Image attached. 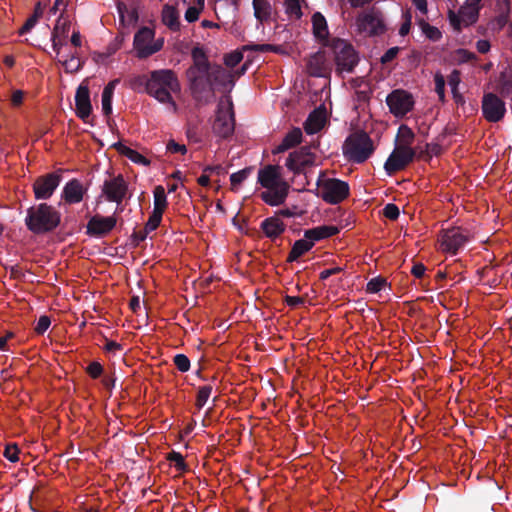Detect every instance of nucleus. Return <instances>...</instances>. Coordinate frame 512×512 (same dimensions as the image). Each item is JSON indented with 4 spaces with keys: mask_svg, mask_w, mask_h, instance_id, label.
<instances>
[{
    "mask_svg": "<svg viewBox=\"0 0 512 512\" xmlns=\"http://www.w3.org/2000/svg\"><path fill=\"white\" fill-rule=\"evenodd\" d=\"M510 1L509 0H496V11L498 15H510Z\"/></svg>",
    "mask_w": 512,
    "mask_h": 512,
    "instance_id": "nucleus-57",
    "label": "nucleus"
},
{
    "mask_svg": "<svg viewBox=\"0 0 512 512\" xmlns=\"http://www.w3.org/2000/svg\"><path fill=\"white\" fill-rule=\"evenodd\" d=\"M400 51V48L395 46V47H391L389 48L382 56H381V63L382 64H387L389 62H391L393 59H395L398 55Z\"/></svg>",
    "mask_w": 512,
    "mask_h": 512,
    "instance_id": "nucleus-56",
    "label": "nucleus"
},
{
    "mask_svg": "<svg viewBox=\"0 0 512 512\" xmlns=\"http://www.w3.org/2000/svg\"><path fill=\"white\" fill-rule=\"evenodd\" d=\"M460 73L457 70H453L452 73L448 77V84L451 87V93L453 99L457 105H464L465 99L464 96L458 91V86L460 84Z\"/></svg>",
    "mask_w": 512,
    "mask_h": 512,
    "instance_id": "nucleus-31",
    "label": "nucleus"
},
{
    "mask_svg": "<svg viewBox=\"0 0 512 512\" xmlns=\"http://www.w3.org/2000/svg\"><path fill=\"white\" fill-rule=\"evenodd\" d=\"M113 147L122 155L126 156L129 160L136 164H141L144 166H148L150 164V161L137 152L136 150L131 149L130 147L122 144L121 142H117L113 145Z\"/></svg>",
    "mask_w": 512,
    "mask_h": 512,
    "instance_id": "nucleus-28",
    "label": "nucleus"
},
{
    "mask_svg": "<svg viewBox=\"0 0 512 512\" xmlns=\"http://www.w3.org/2000/svg\"><path fill=\"white\" fill-rule=\"evenodd\" d=\"M328 47L331 48L334 55L336 72L352 73L359 62V56L353 45L341 38H333Z\"/></svg>",
    "mask_w": 512,
    "mask_h": 512,
    "instance_id": "nucleus-6",
    "label": "nucleus"
},
{
    "mask_svg": "<svg viewBox=\"0 0 512 512\" xmlns=\"http://www.w3.org/2000/svg\"><path fill=\"white\" fill-rule=\"evenodd\" d=\"M103 349L106 352H116L122 350V345L120 343H117L112 340L105 339V345L103 346Z\"/></svg>",
    "mask_w": 512,
    "mask_h": 512,
    "instance_id": "nucleus-63",
    "label": "nucleus"
},
{
    "mask_svg": "<svg viewBox=\"0 0 512 512\" xmlns=\"http://www.w3.org/2000/svg\"><path fill=\"white\" fill-rule=\"evenodd\" d=\"M434 83H435V92L437 94L441 93V92H445V78L440 72L435 73Z\"/></svg>",
    "mask_w": 512,
    "mask_h": 512,
    "instance_id": "nucleus-61",
    "label": "nucleus"
},
{
    "mask_svg": "<svg viewBox=\"0 0 512 512\" xmlns=\"http://www.w3.org/2000/svg\"><path fill=\"white\" fill-rule=\"evenodd\" d=\"M119 83V79L110 81L103 89L102 92V111L106 117L112 114V98L116 85Z\"/></svg>",
    "mask_w": 512,
    "mask_h": 512,
    "instance_id": "nucleus-29",
    "label": "nucleus"
},
{
    "mask_svg": "<svg viewBox=\"0 0 512 512\" xmlns=\"http://www.w3.org/2000/svg\"><path fill=\"white\" fill-rule=\"evenodd\" d=\"M356 24L358 31L368 36L382 35L387 30L383 13L376 8L360 14L356 19Z\"/></svg>",
    "mask_w": 512,
    "mask_h": 512,
    "instance_id": "nucleus-9",
    "label": "nucleus"
},
{
    "mask_svg": "<svg viewBox=\"0 0 512 512\" xmlns=\"http://www.w3.org/2000/svg\"><path fill=\"white\" fill-rule=\"evenodd\" d=\"M51 319L47 315H42L38 319V322L34 328V331L37 335H43L48 328L50 327Z\"/></svg>",
    "mask_w": 512,
    "mask_h": 512,
    "instance_id": "nucleus-49",
    "label": "nucleus"
},
{
    "mask_svg": "<svg viewBox=\"0 0 512 512\" xmlns=\"http://www.w3.org/2000/svg\"><path fill=\"white\" fill-rule=\"evenodd\" d=\"M103 371V366L97 361L91 362L86 368V372L93 379L99 378L103 374Z\"/></svg>",
    "mask_w": 512,
    "mask_h": 512,
    "instance_id": "nucleus-52",
    "label": "nucleus"
},
{
    "mask_svg": "<svg viewBox=\"0 0 512 512\" xmlns=\"http://www.w3.org/2000/svg\"><path fill=\"white\" fill-rule=\"evenodd\" d=\"M19 448L16 444H8L4 450V457L10 462H17L19 460Z\"/></svg>",
    "mask_w": 512,
    "mask_h": 512,
    "instance_id": "nucleus-50",
    "label": "nucleus"
},
{
    "mask_svg": "<svg viewBox=\"0 0 512 512\" xmlns=\"http://www.w3.org/2000/svg\"><path fill=\"white\" fill-rule=\"evenodd\" d=\"M162 217H163L162 213L153 211L151 213V215L149 216L148 221L146 222L144 228L149 232L156 230L161 223Z\"/></svg>",
    "mask_w": 512,
    "mask_h": 512,
    "instance_id": "nucleus-47",
    "label": "nucleus"
},
{
    "mask_svg": "<svg viewBox=\"0 0 512 512\" xmlns=\"http://www.w3.org/2000/svg\"><path fill=\"white\" fill-rule=\"evenodd\" d=\"M482 114L488 122H500L506 114V104L496 94L486 93L482 98Z\"/></svg>",
    "mask_w": 512,
    "mask_h": 512,
    "instance_id": "nucleus-12",
    "label": "nucleus"
},
{
    "mask_svg": "<svg viewBox=\"0 0 512 512\" xmlns=\"http://www.w3.org/2000/svg\"><path fill=\"white\" fill-rule=\"evenodd\" d=\"M317 185L321 190V198L331 205L341 203L349 196L350 193L348 183L337 178H328L325 180H321V178H319Z\"/></svg>",
    "mask_w": 512,
    "mask_h": 512,
    "instance_id": "nucleus-8",
    "label": "nucleus"
},
{
    "mask_svg": "<svg viewBox=\"0 0 512 512\" xmlns=\"http://www.w3.org/2000/svg\"><path fill=\"white\" fill-rule=\"evenodd\" d=\"M243 59L242 51L235 50L231 53H228L224 56V63L227 67L234 68L237 66Z\"/></svg>",
    "mask_w": 512,
    "mask_h": 512,
    "instance_id": "nucleus-46",
    "label": "nucleus"
},
{
    "mask_svg": "<svg viewBox=\"0 0 512 512\" xmlns=\"http://www.w3.org/2000/svg\"><path fill=\"white\" fill-rule=\"evenodd\" d=\"M37 19L36 17H32L30 16L26 22L24 23V25L20 28L19 30V34L20 35H24L26 33H28L37 23Z\"/></svg>",
    "mask_w": 512,
    "mask_h": 512,
    "instance_id": "nucleus-62",
    "label": "nucleus"
},
{
    "mask_svg": "<svg viewBox=\"0 0 512 512\" xmlns=\"http://www.w3.org/2000/svg\"><path fill=\"white\" fill-rule=\"evenodd\" d=\"M253 167H246L238 172H235L231 174L230 176V182H231V189L235 191L237 187L244 182L248 176L252 173Z\"/></svg>",
    "mask_w": 512,
    "mask_h": 512,
    "instance_id": "nucleus-38",
    "label": "nucleus"
},
{
    "mask_svg": "<svg viewBox=\"0 0 512 512\" xmlns=\"http://www.w3.org/2000/svg\"><path fill=\"white\" fill-rule=\"evenodd\" d=\"M161 22L172 32H179L181 30L180 12L175 5H163Z\"/></svg>",
    "mask_w": 512,
    "mask_h": 512,
    "instance_id": "nucleus-20",
    "label": "nucleus"
},
{
    "mask_svg": "<svg viewBox=\"0 0 512 512\" xmlns=\"http://www.w3.org/2000/svg\"><path fill=\"white\" fill-rule=\"evenodd\" d=\"M312 31L314 37L322 43L324 46H328L330 44V41L328 39L329 37V30L328 25L325 17L320 12H315L312 15Z\"/></svg>",
    "mask_w": 512,
    "mask_h": 512,
    "instance_id": "nucleus-22",
    "label": "nucleus"
},
{
    "mask_svg": "<svg viewBox=\"0 0 512 512\" xmlns=\"http://www.w3.org/2000/svg\"><path fill=\"white\" fill-rule=\"evenodd\" d=\"M235 120L232 107L228 110L219 108L213 123V132L221 138H228L234 132Z\"/></svg>",
    "mask_w": 512,
    "mask_h": 512,
    "instance_id": "nucleus-16",
    "label": "nucleus"
},
{
    "mask_svg": "<svg viewBox=\"0 0 512 512\" xmlns=\"http://www.w3.org/2000/svg\"><path fill=\"white\" fill-rule=\"evenodd\" d=\"M167 150L171 153H181L185 154L187 152L186 146L183 144H179L174 140H170L167 143Z\"/></svg>",
    "mask_w": 512,
    "mask_h": 512,
    "instance_id": "nucleus-60",
    "label": "nucleus"
},
{
    "mask_svg": "<svg viewBox=\"0 0 512 512\" xmlns=\"http://www.w3.org/2000/svg\"><path fill=\"white\" fill-rule=\"evenodd\" d=\"M260 228L267 238L274 240L285 232L286 225L278 216L274 215L264 219Z\"/></svg>",
    "mask_w": 512,
    "mask_h": 512,
    "instance_id": "nucleus-21",
    "label": "nucleus"
},
{
    "mask_svg": "<svg viewBox=\"0 0 512 512\" xmlns=\"http://www.w3.org/2000/svg\"><path fill=\"white\" fill-rule=\"evenodd\" d=\"M167 460L174 464L176 470L180 472H186L188 471V465L186 464L184 457L181 453L176 451H171L167 455Z\"/></svg>",
    "mask_w": 512,
    "mask_h": 512,
    "instance_id": "nucleus-42",
    "label": "nucleus"
},
{
    "mask_svg": "<svg viewBox=\"0 0 512 512\" xmlns=\"http://www.w3.org/2000/svg\"><path fill=\"white\" fill-rule=\"evenodd\" d=\"M280 46L272 45V44H250L244 45L242 47V51H258V52H280Z\"/></svg>",
    "mask_w": 512,
    "mask_h": 512,
    "instance_id": "nucleus-43",
    "label": "nucleus"
},
{
    "mask_svg": "<svg viewBox=\"0 0 512 512\" xmlns=\"http://www.w3.org/2000/svg\"><path fill=\"white\" fill-rule=\"evenodd\" d=\"M128 190L127 183L121 174L116 177L105 180L102 186V193L110 202L121 203Z\"/></svg>",
    "mask_w": 512,
    "mask_h": 512,
    "instance_id": "nucleus-15",
    "label": "nucleus"
},
{
    "mask_svg": "<svg viewBox=\"0 0 512 512\" xmlns=\"http://www.w3.org/2000/svg\"><path fill=\"white\" fill-rule=\"evenodd\" d=\"M374 149L370 136L361 131L346 138L343 145V154L348 161L361 164L373 154Z\"/></svg>",
    "mask_w": 512,
    "mask_h": 512,
    "instance_id": "nucleus-5",
    "label": "nucleus"
},
{
    "mask_svg": "<svg viewBox=\"0 0 512 512\" xmlns=\"http://www.w3.org/2000/svg\"><path fill=\"white\" fill-rule=\"evenodd\" d=\"M301 214L302 212L298 211V208L296 206H293V208L280 209L275 212V215L278 216L280 219L281 217L291 218L295 216H301Z\"/></svg>",
    "mask_w": 512,
    "mask_h": 512,
    "instance_id": "nucleus-55",
    "label": "nucleus"
},
{
    "mask_svg": "<svg viewBox=\"0 0 512 512\" xmlns=\"http://www.w3.org/2000/svg\"><path fill=\"white\" fill-rule=\"evenodd\" d=\"M254 16L260 22H268L272 15V6L268 0H253Z\"/></svg>",
    "mask_w": 512,
    "mask_h": 512,
    "instance_id": "nucleus-27",
    "label": "nucleus"
},
{
    "mask_svg": "<svg viewBox=\"0 0 512 512\" xmlns=\"http://www.w3.org/2000/svg\"><path fill=\"white\" fill-rule=\"evenodd\" d=\"M115 216L104 217L96 214L90 218L86 226V233L90 236L103 237L109 234L116 226Z\"/></svg>",
    "mask_w": 512,
    "mask_h": 512,
    "instance_id": "nucleus-17",
    "label": "nucleus"
},
{
    "mask_svg": "<svg viewBox=\"0 0 512 512\" xmlns=\"http://www.w3.org/2000/svg\"><path fill=\"white\" fill-rule=\"evenodd\" d=\"M499 85L502 92H509L512 89V78L508 77L505 72H502L499 77Z\"/></svg>",
    "mask_w": 512,
    "mask_h": 512,
    "instance_id": "nucleus-58",
    "label": "nucleus"
},
{
    "mask_svg": "<svg viewBox=\"0 0 512 512\" xmlns=\"http://www.w3.org/2000/svg\"><path fill=\"white\" fill-rule=\"evenodd\" d=\"M415 155L413 148L396 146L384 164L386 173L393 175L405 169L414 160Z\"/></svg>",
    "mask_w": 512,
    "mask_h": 512,
    "instance_id": "nucleus-11",
    "label": "nucleus"
},
{
    "mask_svg": "<svg viewBox=\"0 0 512 512\" xmlns=\"http://www.w3.org/2000/svg\"><path fill=\"white\" fill-rule=\"evenodd\" d=\"M304 2V0H285V9L286 13L289 16L295 17L296 19H300L303 15L301 10V3Z\"/></svg>",
    "mask_w": 512,
    "mask_h": 512,
    "instance_id": "nucleus-40",
    "label": "nucleus"
},
{
    "mask_svg": "<svg viewBox=\"0 0 512 512\" xmlns=\"http://www.w3.org/2000/svg\"><path fill=\"white\" fill-rule=\"evenodd\" d=\"M201 12V8L189 6L185 12L184 18L188 23L196 22Z\"/></svg>",
    "mask_w": 512,
    "mask_h": 512,
    "instance_id": "nucleus-54",
    "label": "nucleus"
},
{
    "mask_svg": "<svg viewBox=\"0 0 512 512\" xmlns=\"http://www.w3.org/2000/svg\"><path fill=\"white\" fill-rule=\"evenodd\" d=\"M70 21L65 19L63 15L57 19L56 24L52 31V38L60 37L66 39L68 37V32L70 30Z\"/></svg>",
    "mask_w": 512,
    "mask_h": 512,
    "instance_id": "nucleus-35",
    "label": "nucleus"
},
{
    "mask_svg": "<svg viewBox=\"0 0 512 512\" xmlns=\"http://www.w3.org/2000/svg\"><path fill=\"white\" fill-rule=\"evenodd\" d=\"M193 64L186 70V77L192 97L197 102L209 103L216 90L234 85L233 74L219 64H213L202 47L191 51Z\"/></svg>",
    "mask_w": 512,
    "mask_h": 512,
    "instance_id": "nucleus-1",
    "label": "nucleus"
},
{
    "mask_svg": "<svg viewBox=\"0 0 512 512\" xmlns=\"http://www.w3.org/2000/svg\"><path fill=\"white\" fill-rule=\"evenodd\" d=\"M386 284L387 282L385 278L381 276L374 277L367 283L366 291L368 293H378L386 286Z\"/></svg>",
    "mask_w": 512,
    "mask_h": 512,
    "instance_id": "nucleus-44",
    "label": "nucleus"
},
{
    "mask_svg": "<svg viewBox=\"0 0 512 512\" xmlns=\"http://www.w3.org/2000/svg\"><path fill=\"white\" fill-rule=\"evenodd\" d=\"M62 180L60 172H52L39 176L33 183V192L35 199H49Z\"/></svg>",
    "mask_w": 512,
    "mask_h": 512,
    "instance_id": "nucleus-13",
    "label": "nucleus"
},
{
    "mask_svg": "<svg viewBox=\"0 0 512 512\" xmlns=\"http://www.w3.org/2000/svg\"><path fill=\"white\" fill-rule=\"evenodd\" d=\"M386 103L394 116L402 117L413 109L414 99L406 90L396 89L388 94Z\"/></svg>",
    "mask_w": 512,
    "mask_h": 512,
    "instance_id": "nucleus-10",
    "label": "nucleus"
},
{
    "mask_svg": "<svg viewBox=\"0 0 512 512\" xmlns=\"http://www.w3.org/2000/svg\"><path fill=\"white\" fill-rule=\"evenodd\" d=\"M313 246V242L306 238L295 241L287 257V262L291 263L296 261L299 257L311 250Z\"/></svg>",
    "mask_w": 512,
    "mask_h": 512,
    "instance_id": "nucleus-30",
    "label": "nucleus"
},
{
    "mask_svg": "<svg viewBox=\"0 0 512 512\" xmlns=\"http://www.w3.org/2000/svg\"><path fill=\"white\" fill-rule=\"evenodd\" d=\"M448 16H449L450 24L454 28V30L461 31L463 21L460 17V14L459 13L456 14L455 12L450 10Z\"/></svg>",
    "mask_w": 512,
    "mask_h": 512,
    "instance_id": "nucleus-59",
    "label": "nucleus"
},
{
    "mask_svg": "<svg viewBox=\"0 0 512 512\" xmlns=\"http://www.w3.org/2000/svg\"><path fill=\"white\" fill-rule=\"evenodd\" d=\"M213 387L211 385H204L198 388L195 406L200 410L204 407L206 402L208 401Z\"/></svg>",
    "mask_w": 512,
    "mask_h": 512,
    "instance_id": "nucleus-39",
    "label": "nucleus"
},
{
    "mask_svg": "<svg viewBox=\"0 0 512 512\" xmlns=\"http://www.w3.org/2000/svg\"><path fill=\"white\" fill-rule=\"evenodd\" d=\"M456 58L459 63H467V62L477 59V56L475 53L470 52L469 50L458 49L456 51Z\"/></svg>",
    "mask_w": 512,
    "mask_h": 512,
    "instance_id": "nucleus-53",
    "label": "nucleus"
},
{
    "mask_svg": "<svg viewBox=\"0 0 512 512\" xmlns=\"http://www.w3.org/2000/svg\"><path fill=\"white\" fill-rule=\"evenodd\" d=\"M383 215L389 220L395 221L399 218L400 210L396 204L388 203L383 208Z\"/></svg>",
    "mask_w": 512,
    "mask_h": 512,
    "instance_id": "nucleus-51",
    "label": "nucleus"
},
{
    "mask_svg": "<svg viewBox=\"0 0 512 512\" xmlns=\"http://www.w3.org/2000/svg\"><path fill=\"white\" fill-rule=\"evenodd\" d=\"M509 16L497 15L489 23V28L494 32L501 31L508 24Z\"/></svg>",
    "mask_w": 512,
    "mask_h": 512,
    "instance_id": "nucleus-48",
    "label": "nucleus"
},
{
    "mask_svg": "<svg viewBox=\"0 0 512 512\" xmlns=\"http://www.w3.org/2000/svg\"><path fill=\"white\" fill-rule=\"evenodd\" d=\"M146 92L164 104H171L176 109L171 93L180 91L179 80L173 70H154L146 82Z\"/></svg>",
    "mask_w": 512,
    "mask_h": 512,
    "instance_id": "nucleus-4",
    "label": "nucleus"
},
{
    "mask_svg": "<svg viewBox=\"0 0 512 512\" xmlns=\"http://www.w3.org/2000/svg\"><path fill=\"white\" fill-rule=\"evenodd\" d=\"M459 14L463 21V25L468 26L474 24L478 20L479 10L464 4L459 9Z\"/></svg>",
    "mask_w": 512,
    "mask_h": 512,
    "instance_id": "nucleus-34",
    "label": "nucleus"
},
{
    "mask_svg": "<svg viewBox=\"0 0 512 512\" xmlns=\"http://www.w3.org/2000/svg\"><path fill=\"white\" fill-rule=\"evenodd\" d=\"M426 267L422 263H415L411 269V274L420 279L424 276Z\"/></svg>",
    "mask_w": 512,
    "mask_h": 512,
    "instance_id": "nucleus-64",
    "label": "nucleus"
},
{
    "mask_svg": "<svg viewBox=\"0 0 512 512\" xmlns=\"http://www.w3.org/2000/svg\"><path fill=\"white\" fill-rule=\"evenodd\" d=\"M154 36V30L149 27H142L136 32L133 45L138 58H148L162 49L164 40L162 38L154 40Z\"/></svg>",
    "mask_w": 512,
    "mask_h": 512,
    "instance_id": "nucleus-7",
    "label": "nucleus"
},
{
    "mask_svg": "<svg viewBox=\"0 0 512 512\" xmlns=\"http://www.w3.org/2000/svg\"><path fill=\"white\" fill-rule=\"evenodd\" d=\"M468 241V236L458 227L448 229L444 232L441 241V248L445 252L456 254Z\"/></svg>",
    "mask_w": 512,
    "mask_h": 512,
    "instance_id": "nucleus-18",
    "label": "nucleus"
},
{
    "mask_svg": "<svg viewBox=\"0 0 512 512\" xmlns=\"http://www.w3.org/2000/svg\"><path fill=\"white\" fill-rule=\"evenodd\" d=\"M84 188L78 179H72L66 183L63 189V198L69 204L79 203L83 200Z\"/></svg>",
    "mask_w": 512,
    "mask_h": 512,
    "instance_id": "nucleus-24",
    "label": "nucleus"
},
{
    "mask_svg": "<svg viewBox=\"0 0 512 512\" xmlns=\"http://www.w3.org/2000/svg\"><path fill=\"white\" fill-rule=\"evenodd\" d=\"M315 156H303L296 151L289 154L286 159V167L294 174H301L306 167L313 165Z\"/></svg>",
    "mask_w": 512,
    "mask_h": 512,
    "instance_id": "nucleus-23",
    "label": "nucleus"
},
{
    "mask_svg": "<svg viewBox=\"0 0 512 512\" xmlns=\"http://www.w3.org/2000/svg\"><path fill=\"white\" fill-rule=\"evenodd\" d=\"M62 65L66 72L72 73L81 69L82 62L74 53H71L62 61Z\"/></svg>",
    "mask_w": 512,
    "mask_h": 512,
    "instance_id": "nucleus-41",
    "label": "nucleus"
},
{
    "mask_svg": "<svg viewBox=\"0 0 512 512\" xmlns=\"http://www.w3.org/2000/svg\"><path fill=\"white\" fill-rule=\"evenodd\" d=\"M25 225L35 235L53 232L61 223V213L52 205L40 203L26 211Z\"/></svg>",
    "mask_w": 512,
    "mask_h": 512,
    "instance_id": "nucleus-3",
    "label": "nucleus"
},
{
    "mask_svg": "<svg viewBox=\"0 0 512 512\" xmlns=\"http://www.w3.org/2000/svg\"><path fill=\"white\" fill-rule=\"evenodd\" d=\"M324 55L321 52L314 54L309 60V67L313 70V75L322 76L324 71Z\"/></svg>",
    "mask_w": 512,
    "mask_h": 512,
    "instance_id": "nucleus-37",
    "label": "nucleus"
},
{
    "mask_svg": "<svg viewBox=\"0 0 512 512\" xmlns=\"http://www.w3.org/2000/svg\"><path fill=\"white\" fill-rule=\"evenodd\" d=\"M418 24L422 30V32L425 34V36L432 41H438L442 37V34L440 30L427 23L424 19H419Z\"/></svg>",
    "mask_w": 512,
    "mask_h": 512,
    "instance_id": "nucleus-36",
    "label": "nucleus"
},
{
    "mask_svg": "<svg viewBox=\"0 0 512 512\" xmlns=\"http://www.w3.org/2000/svg\"><path fill=\"white\" fill-rule=\"evenodd\" d=\"M92 113V104L90 100V91L87 85H79L75 93V114L84 123L94 125L90 120Z\"/></svg>",
    "mask_w": 512,
    "mask_h": 512,
    "instance_id": "nucleus-14",
    "label": "nucleus"
},
{
    "mask_svg": "<svg viewBox=\"0 0 512 512\" xmlns=\"http://www.w3.org/2000/svg\"><path fill=\"white\" fill-rule=\"evenodd\" d=\"M340 232V229L334 225H322L312 229H308L304 232V237L308 240H311L313 244L316 241H320L322 239H326L337 235Z\"/></svg>",
    "mask_w": 512,
    "mask_h": 512,
    "instance_id": "nucleus-25",
    "label": "nucleus"
},
{
    "mask_svg": "<svg viewBox=\"0 0 512 512\" xmlns=\"http://www.w3.org/2000/svg\"><path fill=\"white\" fill-rule=\"evenodd\" d=\"M173 363L182 373L189 371L191 367V362L185 354H176L173 357Z\"/></svg>",
    "mask_w": 512,
    "mask_h": 512,
    "instance_id": "nucleus-45",
    "label": "nucleus"
},
{
    "mask_svg": "<svg viewBox=\"0 0 512 512\" xmlns=\"http://www.w3.org/2000/svg\"><path fill=\"white\" fill-rule=\"evenodd\" d=\"M258 183L267 189L260 194L266 204L279 206L285 202L290 185L282 178L280 166L266 165L259 169Z\"/></svg>",
    "mask_w": 512,
    "mask_h": 512,
    "instance_id": "nucleus-2",
    "label": "nucleus"
},
{
    "mask_svg": "<svg viewBox=\"0 0 512 512\" xmlns=\"http://www.w3.org/2000/svg\"><path fill=\"white\" fill-rule=\"evenodd\" d=\"M154 212L164 213L168 206L167 196L163 186L158 185L154 188Z\"/></svg>",
    "mask_w": 512,
    "mask_h": 512,
    "instance_id": "nucleus-33",
    "label": "nucleus"
},
{
    "mask_svg": "<svg viewBox=\"0 0 512 512\" xmlns=\"http://www.w3.org/2000/svg\"><path fill=\"white\" fill-rule=\"evenodd\" d=\"M326 122V109L320 106L314 109L304 122V130L307 134L318 133L325 125Z\"/></svg>",
    "mask_w": 512,
    "mask_h": 512,
    "instance_id": "nucleus-19",
    "label": "nucleus"
},
{
    "mask_svg": "<svg viewBox=\"0 0 512 512\" xmlns=\"http://www.w3.org/2000/svg\"><path fill=\"white\" fill-rule=\"evenodd\" d=\"M415 139V134L410 127L405 124H402L397 133V141L398 144L396 146L404 147V148H412Z\"/></svg>",
    "mask_w": 512,
    "mask_h": 512,
    "instance_id": "nucleus-32",
    "label": "nucleus"
},
{
    "mask_svg": "<svg viewBox=\"0 0 512 512\" xmlns=\"http://www.w3.org/2000/svg\"><path fill=\"white\" fill-rule=\"evenodd\" d=\"M302 140V131L300 128H293L289 131L282 142L273 151L274 154L282 153L298 145Z\"/></svg>",
    "mask_w": 512,
    "mask_h": 512,
    "instance_id": "nucleus-26",
    "label": "nucleus"
}]
</instances>
